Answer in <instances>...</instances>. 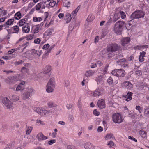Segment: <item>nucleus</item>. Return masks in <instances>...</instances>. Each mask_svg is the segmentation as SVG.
<instances>
[{"label": "nucleus", "mask_w": 149, "mask_h": 149, "mask_svg": "<svg viewBox=\"0 0 149 149\" xmlns=\"http://www.w3.org/2000/svg\"><path fill=\"white\" fill-rule=\"evenodd\" d=\"M145 15V12L142 10H136L131 15L130 18L132 20L129 21V24L130 25H132V23L133 22L134 19H139L144 17Z\"/></svg>", "instance_id": "1"}, {"label": "nucleus", "mask_w": 149, "mask_h": 149, "mask_svg": "<svg viewBox=\"0 0 149 149\" xmlns=\"http://www.w3.org/2000/svg\"><path fill=\"white\" fill-rule=\"evenodd\" d=\"M125 24L123 21H118L115 24L114 26V31L117 35H120Z\"/></svg>", "instance_id": "2"}, {"label": "nucleus", "mask_w": 149, "mask_h": 149, "mask_svg": "<svg viewBox=\"0 0 149 149\" xmlns=\"http://www.w3.org/2000/svg\"><path fill=\"white\" fill-rule=\"evenodd\" d=\"M120 48L118 45L116 43H112L107 47V53H113L117 51Z\"/></svg>", "instance_id": "3"}, {"label": "nucleus", "mask_w": 149, "mask_h": 149, "mask_svg": "<svg viewBox=\"0 0 149 149\" xmlns=\"http://www.w3.org/2000/svg\"><path fill=\"white\" fill-rule=\"evenodd\" d=\"M111 73L114 76L120 77H124L125 74V70L121 69L114 70L112 71Z\"/></svg>", "instance_id": "4"}, {"label": "nucleus", "mask_w": 149, "mask_h": 149, "mask_svg": "<svg viewBox=\"0 0 149 149\" xmlns=\"http://www.w3.org/2000/svg\"><path fill=\"white\" fill-rule=\"evenodd\" d=\"M112 119L113 122L116 123H120L123 121L121 115L118 113H115L113 115Z\"/></svg>", "instance_id": "5"}, {"label": "nucleus", "mask_w": 149, "mask_h": 149, "mask_svg": "<svg viewBox=\"0 0 149 149\" xmlns=\"http://www.w3.org/2000/svg\"><path fill=\"white\" fill-rule=\"evenodd\" d=\"M2 101L7 109L11 108L12 107V103L7 97H3L2 99Z\"/></svg>", "instance_id": "6"}, {"label": "nucleus", "mask_w": 149, "mask_h": 149, "mask_svg": "<svg viewBox=\"0 0 149 149\" xmlns=\"http://www.w3.org/2000/svg\"><path fill=\"white\" fill-rule=\"evenodd\" d=\"M103 89L98 88L92 93L93 96L94 97L99 96L102 94Z\"/></svg>", "instance_id": "7"}, {"label": "nucleus", "mask_w": 149, "mask_h": 149, "mask_svg": "<svg viewBox=\"0 0 149 149\" xmlns=\"http://www.w3.org/2000/svg\"><path fill=\"white\" fill-rule=\"evenodd\" d=\"M97 104L98 107L100 109H102L105 107L104 100L103 99L99 100Z\"/></svg>", "instance_id": "8"}, {"label": "nucleus", "mask_w": 149, "mask_h": 149, "mask_svg": "<svg viewBox=\"0 0 149 149\" xmlns=\"http://www.w3.org/2000/svg\"><path fill=\"white\" fill-rule=\"evenodd\" d=\"M36 137L37 138L39 141L45 140L48 138L47 137L44 136L42 133H38Z\"/></svg>", "instance_id": "9"}, {"label": "nucleus", "mask_w": 149, "mask_h": 149, "mask_svg": "<svg viewBox=\"0 0 149 149\" xmlns=\"http://www.w3.org/2000/svg\"><path fill=\"white\" fill-rule=\"evenodd\" d=\"M54 110L53 109H52L50 110H42V114L44 115H47L48 114H52L54 112Z\"/></svg>", "instance_id": "10"}, {"label": "nucleus", "mask_w": 149, "mask_h": 149, "mask_svg": "<svg viewBox=\"0 0 149 149\" xmlns=\"http://www.w3.org/2000/svg\"><path fill=\"white\" fill-rule=\"evenodd\" d=\"M130 40L129 37H125L123 38L121 40L122 44L123 46H124L125 45L128 44Z\"/></svg>", "instance_id": "11"}, {"label": "nucleus", "mask_w": 149, "mask_h": 149, "mask_svg": "<svg viewBox=\"0 0 149 149\" xmlns=\"http://www.w3.org/2000/svg\"><path fill=\"white\" fill-rule=\"evenodd\" d=\"M29 64H27L24 65V66L22 67L21 69V71L23 73H27L29 72V69L28 68V66Z\"/></svg>", "instance_id": "12"}, {"label": "nucleus", "mask_w": 149, "mask_h": 149, "mask_svg": "<svg viewBox=\"0 0 149 149\" xmlns=\"http://www.w3.org/2000/svg\"><path fill=\"white\" fill-rule=\"evenodd\" d=\"M96 81L98 84L102 85L104 83L102 77L101 76H99L97 77L96 79Z\"/></svg>", "instance_id": "13"}, {"label": "nucleus", "mask_w": 149, "mask_h": 149, "mask_svg": "<svg viewBox=\"0 0 149 149\" xmlns=\"http://www.w3.org/2000/svg\"><path fill=\"white\" fill-rule=\"evenodd\" d=\"M30 95L31 92L30 91H27L23 94L22 97L24 100H26L29 97Z\"/></svg>", "instance_id": "14"}, {"label": "nucleus", "mask_w": 149, "mask_h": 149, "mask_svg": "<svg viewBox=\"0 0 149 149\" xmlns=\"http://www.w3.org/2000/svg\"><path fill=\"white\" fill-rule=\"evenodd\" d=\"M22 31L25 33H28L30 30L29 26H28L27 23L25 24V25L22 28Z\"/></svg>", "instance_id": "15"}, {"label": "nucleus", "mask_w": 149, "mask_h": 149, "mask_svg": "<svg viewBox=\"0 0 149 149\" xmlns=\"http://www.w3.org/2000/svg\"><path fill=\"white\" fill-rule=\"evenodd\" d=\"M146 52L144 51H143L141 53H140V54L139 56V61L140 62H142L144 61V57L145 56Z\"/></svg>", "instance_id": "16"}, {"label": "nucleus", "mask_w": 149, "mask_h": 149, "mask_svg": "<svg viewBox=\"0 0 149 149\" xmlns=\"http://www.w3.org/2000/svg\"><path fill=\"white\" fill-rule=\"evenodd\" d=\"M46 91L48 93L52 92L54 90V88L55 86H51L48 84H47L46 86Z\"/></svg>", "instance_id": "17"}, {"label": "nucleus", "mask_w": 149, "mask_h": 149, "mask_svg": "<svg viewBox=\"0 0 149 149\" xmlns=\"http://www.w3.org/2000/svg\"><path fill=\"white\" fill-rule=\"evenodd\" d=\"M84 147L86 149H94V147L89 143H85Z\"/></svg>", "instance_id": "18"}, {"label": "nucleus", "mask_w": 149, "mask_h": 149, "mask_svg": "<svg viewBox=\"0 0 149 149\" xmlns=\"http://www.w3.org/2000/svg\"><path fill=\"white\" fill-rule=\"evenodd\" d=\"M65 18L66 20V23H69L72 19L71 14L69 13L67 14L65 16Z\"/></svg>", "instance_id": "19"}, {"label": "nucleus", "mask_w": 149, "mask_h": 149, "mask_svg": "<svg viewBox=\"0 0 149 149\" xmlns=\"http://www.w3.org/2000/svg\"><path fill=\"white\" fill-rule=\"evenodd\" d=\"M132 94L133 93L132 92H128L125 97V98H126L127 97V98L126 99V100L127 101L130 100L132 99Z\"/></svg>", "instance_id": "20"}, {"label": "nucleus", "mask_w": 149, "mask_h": 149, "mask_svg": "<svg viewBox=\"0 0 149 149\" xmlns=\"http://www.w3.org/2000/svg\"><path fill=\"white\" fill-rule=\"evenodd\" d=\"M51 69L52 68L49 65L47 66L45 68L44 71L43 73L44 74H47L51 71Z\"/></svg>", "instance_id": "21"}, {"label": "nucleus", "mask_w": 149, "mask_h": 149, "mask_svg": "<svg viewBox=\"0 0 149 149\" xmlns=\"http://www.w3.org/2000/svg\"><path fill=\"white\" fill-rule=\"evenodd\" d=\"M55 79L54 78H51L48 81L47 84L55 87Z\"/></svg>", "instance_id": "22"}, {"label": "nucleus", "mask_w": 149, "mask_h": 149, "mask_svg": "<svg viewBox=\"0 0 149 149\" xmlns=\"http://www.w3.org/2000/svg\"><path fill=\"white\" fill-rule=\"evenodd\" d=\"M120 14L119 13V12L118 13L116 12L114 15L113 21L115 22L119 19L120 17Z\"/></svg>", "instance_id": "23"}, {"label": "nucleus", "mask_w": 149, "mask_h": 149, "mask_svg": "<svg viewBox=\"0 0 149 149\" xmlns=\"http://www.w3.org/2000/svg\"><path fill=\"white\" fill-rule=\"evenodd\" d=\"M26 44H23L22 45H19V47L16 48V49L18 50H20L19 52H22L27 46V45H26L24 48H22V47L24 46Z\"/></svg>", "instance_id": "24"}, {"label": "nucleus", "mask_w": 149, "mask_h": 149, "mask_svg": "<svg viewBox=\"0 0 149 149\" xmlns=\"http://www.w3.org/2000/svg\"><path fill=\"white\" fill-rule=\"evenodd\" d=\"M139 134L142 138H146V132L142 130H141L139 131Z\"/></svg>", "instance_id": "25"}, {"label": "nucleus", "mask_w": 149, "mask_h": 149, "mask_svg": "<svg viewBox=\"0 0 149 149\" xmlns=\"http://www.w3.org/2000/svg\"><path fill=\"white\" fill-rule=\"evenodd\" d=\"M21 17V13L20 12H18L15 15L14 17L16 19L19 20L20 19Z\"/></svg>", "instance_id": "26"}, {"label": "nucleus", "mask_w": 149, "mask_h": 149, "mask_svg": "<svg viewBox=\"0 0 149 149\" xmlns=\"http://www.w3.org/2000/svg\"><path fill=\"white\" fill-rule=\"evenodd\" d=\"M31 55L37 56L38 57L39 56V54H38L39 51L36 50L35 49H33L31 50Z\"/></svg>", "instance_id": "27"}, {"label": "nucleus", "mask_w": 149, "mask_h": 149, "mask_svg": "<svg viewBox=\"0 0 149 149\" xmlns=\"http://www.w3.org/2000/svg\"><path fill=\"white\" fill-rule=\"evenodd\" d=\"M14 21L13 18L12 19H9L5 23V24L7 25H10L13 24Z\"/></svg>", "instance_id": "28"}, {"label": "nucleus", "mask_w": 149, "mask_h": 149, "mask_svg": "<svg viewBox=\"0 0 149 149\" xmlns=\"http://www.w3.org/2000/svg\"><path fill=\"white\" fill-rule=\"evenodd\" d=\"M94 73V72L92 71H87L85 74V76L87 77H89L93 75Z\"/></svg>", "instance_id": "29"}, {"label": "nucleus", "mask_w": 149, "mask_h": 149, "mask_svg": "<svg viewBox=\"0 0 149 149\" xmlns=\"http://www.w3.org/2000/svg\"><path fill=\"white\" fill-rule=\"evenodd\" d=\"M13 29L15 31L14 32H13V33H17L19 31V28L17 26H15L11 28V29Z\"/></svg>", "instance_id": "30"}, {"label": "nucleus", "mask_w": 149, "mask_h": 149, "mask_svg": "<svg viewBox=\"0 0 149 149\" xmlns=\"http://www.w3.org/2000/svg\"><path fill=\"white\" fill-rule=\"evenodd\" d=\"M43 3L41 2L38 3L36 6V10L38 11L40 10V8L41 7Z\"/></svg>", "instance_id": "31"}, {"label": "nucleus", "mask_w": 149, "mask_h": 149, "mask_svg": "<svg viewBox=\"0 0 149 149\" xmlns=\"http://www.w3.org/2000/svg\"><path fill=\"white\" fill-rule=\"evenodd\" d=\"M94 19V17L91 15H90L88 18H87L86 20L88 22H91Z\"/></svg>", "instance_id": "32"}, {"label": "nucleus", "mask_w": 149, "mask_h": 149, "mask_svg": "<svg viewBox=\"0 0 149 149\" xmlns=\"http://www.w3.org/2000/svg\"><path fill=\"white\" fill-rule=\"evenodd\" d=\"M25 23V20L24 19H23L19 20L18 22V24L19 26H22Z\"/></svg>", "instance_id": "33"}, {"label": "nucleus", "mask_w": 149, "mask_h": 149, "mask_svg": "<svg viewBox=\"0 0 149 149\" xmlns=\"http://www.w3.org/2000/svg\"><path fill=\"white\" fill-rule=\"evenodd\" d=\"M42 110H43V109H41L40 108H38L36 109L35 111L41 116H43Z\"/></svg>", "instance_id": "34"}, {"label": "nucleus", "mask_w": 149, "mask_h": 149, "mask_svg": "<svg viewBox=\"0 0 149 149\" xmlns=\"http://www.w3.org/2000/svg\"><path fill=\"white\" fill-rule=\"evenodd\" d=\"M80 5H79L77 8L75 9V10L73 11L72 13L73 14V16H74L75 15H74V14H75L80 9Z\"/></svg>", "instance_id": "35"}, {"label": "nucleus", "mask_w": 149, "mask_h": 149, "mask_svg": "<svg viewBox=\"0 0 149 149\" xmlns=\"http://www.w3.org/2000/svg\"><path fill=\"white\" fill-rule=\"evenodd\" d=\"M113 136V134L111 133L107 134L105 136V138L106 140L109 139L111 138Z\"/></svg>", "instance_id": "36"}, {"label": "nucleus", "mask_w": 149, "mask_h": 149, "mask_svg": "<svg viewBox=\"0 0 149 149\" xmlns=\"http://www.w3.org/2000/svg\"><path fill=\"white\" fill-rule=\"evenodd\" d=\"M119 13L120 14V16H121V18L123 19L125 18L126 17V15L123 12L120 11L119 12Z\"/></svg>", "instance_id": "37"}, {"label": "nucleus", "mask_w": 149, "mask_h": 149, "mask_svg": "<svg viewBox=\"0 0 149 149\" xmlns=\"http://www.w3.org/2000/svg\"><path fill=\"white\" fill-rule=\"evenodd\" d=\"M64 86L66 87L70 85V82L69 80H65L64 83Z\"/></svg>", "instance_id": "38"}, {"label": "nucleus", "mask_w": 149, "mask_h": 149, "mask_svg": "<svg viewBox=\"0 0 149 149\" xmlns=\"http://www.w3.org/2000/svg\"><path fill=\"white\" fill-rule=\"evenodd\" d=\"M32 129V127H28L26 131V134H29L31 132Z\"/></svg>", "instance_id": "39"}, {"label": "nucleus", "mask_w": 149, "mask_h": 149, "mask_svg": "<svg viewBox=\"0 0 149 149\" xmlns=\"http://www.w3.org/2000/svg\"><path fill=\"white\" fill-rule=\"evenodd\" d=\"M107 82L109 84H112L113 82V80L111 77H109L108 79Z\"/></svg>", "instance_id": "40"}, {"label": "nucleus", "mask_w": 149, "mask_h": 149, "mask_svg": "<svg viewBox=\"0 0 149 149\" xmlns=\"http://www.w3.org/2000/svg\"><path fill=\"white\" fill-rule=\"evenodd\" d=\"M42 18L41 17L37 18L36 17H34L33 18V21L35 22L37 21H40L42 20Z\"/></svg>", "instance_id": "41"}, {"label": "nucleus", "mask_w": 149, "mask_h": 149, "mask_svg": "<svg viewBox=\"0 0 149 149\" xmlns=\"http://www.w3.org/2000/svg\"><path fill=\"white\" fill-rule=\"evenodd\" d=\"M24 62V61L22 60L19 61H16L14 63V64L15 65H17L19 64L23 63Z\"/></svg>", "instance_id": "42"}, {"label": "nucleus", "mask_w": 149, "mask_h": 149, "mask_svg": "<svg viewBox=\"0 0 149 149\" xmlns=\"http://www.w3.org/2000/svg\"><path fill=\"white\" fill-rule=\"evenodd\" d=\"M47 105L49 108H52L54 107L53 102H50L47 103Z\"/></svg>", "instance_id": "43"}, {"label": "nucleus", "mask_w": 149, "mask_h": 149, "mask_svg": "<svg viewBox=\"0 0 149 149\" xmlns=\"http://www.w3.org/2000/svg\"><path fill=\"white\" fill-rule=\"evenodd\" d=\"M24 87H22L21 85L19 84L16 88V91H19L20 90H23L24 89Z\"/></svg>", "instance_id": "44"}, {"label": "nucleus", "mask_w": 149, "mask_h": 149, "mask_svg": "<svg viewBox=\"0 0 149 149\" xmlns=\"http://www.w3.org/2000/svg\"><path fill=\"white\" fill-rule=\"evenodd\" d=\"M123 85L125 86H130L132 85L130 82L129 81H125L123 83Z\"/></svg>", "instance_id": "45"}, {"label": "nucleus", "mask_w": 149, "mask_h": 149, "mask_svg": "<svg viewBox=\"0 0 149 149\" xmlns=\"http://www.w3.org/2000/svg\"><path fill=\"white\" fill-rule=\"evenodd\" d=\"M93 113L95 116H98L100 114V112L96 109L94 110Z\"/></svg>", "instance_id": "46"}, {"label": "nucleus", "mask_w": 149, "mask_h": 149, "mask_svg": "<svg viewBox=\"0 0 149 149\" xmlns=\"http://www.w3.org/2000/svg\"><path fill=\"white\" fill-rule=\"evenodd\" d=\"M56 4V2L53 1L51 0L50 2L49 5L52 7H54Z\"/></svg>", "instance_id": "47"}, {"label": "nucleus", "mask_w": 149, "mask_h": 149, "mask_svg": "<svg viewBox=\"0 0 149 149\" xmlns=\"http://www.w3.org/2000/svg\"><path fill=\"white\" fill-rule=\"evenodd\" d=\"M54 45H53V46H52L48 50L46 51L45 55L47 54L48 53H49L50 52L51 50L54 48Z\"/></svg>", "instance_id": "48"}, {"label": "nucleus", "mask_w": 149, "mask_h": 149, "mask_svg": "<svg viewBox=\"0 0 149 149\" xmlns=\"http://www.w3.org/2000/svg\"><path fill=\"white\" fill-rule=\"evenodd\" d=\"M49 47V45L48 44H45L43 47V49L46 50Z\"/></svg>", "instance_id": "49"}, {"label": "nucleus", "mask_w": 149, "mask_h": 149, "mask_svg": "<svg viewBox=\"0 0 149 149\" xmlns=\"http://www.w3.org/2000/svg\"><path fill=\"white\" fill-rule=\"evenodd\" d=\"M40 41L41 40L39 38H38L34 40V42L36 44H39L40 43Z\"/></svg>", "instance_id": "50"}, {"label": "nucleus", "mask_w": 149, "mask_h": 149, "mask_svg": "<svg viewBox=\"0 0 149 149\" xmlns=\"http://www.w3.org/2000/svg\"><path fill=\"white\" fill-rule=\"evenodd\" d=\"M126 61L125 59H122L119 60L118 61V62H120V63H121V64H123L124 63H125L126 62Z\"/></svg>", "instance_id": "51"}, {"label": "nucleus", "mask_w": 149, "mask_h": 149, "mask_svg": "<svg viewBox=\"0 0 149 149\" xmlns=\"http://www.w3.org/2000/svg\"><path fill=\"white\" fill-rule=\"evenodd\" d=\"M13 99L14 101H17L19 100V97L18 96H16L15 95H13L12 96Z\"/></svg>", "instance_id": "52"}, {"label": "nucleus", "mask_w": 149, "mask_h": 149, "mask_svg": "<svg viewBox=\"0 0 149 149\" xmlns=\"http://www.w3.org/2000/svg\"><path fill=\"white\" fill-rule=\"evenodd\" d=\"M108 53V54H107V57L108 58H110L114 56L113 54L112 53L110 52Z\"/></svg>", "instance_id": "53"}, {"label": "nucleus", "mask_w": 149, "mask_h": 149, "mask_svg": "<svg viewBox=\"0 0 149 149\" xmlns=\"http://www.w3.org/2000/svg\"><path fill=\"white\" fill-rule=\"evenodd\" d=\"M73 105V104H67L66 105V107L68 109H70L72 107Z\"/></svg>", "instance_id": "54"}, {"label": "nucleus", "mask_w": 149, "mask_h": 149, "mask_svg": "<svg viewBox=\"0 0 149 149\" xmlns=\"http://www.w3.org/2000/svg\"><path fill=\"white\" fill-rule=\"evenodd\" d=\"M56 142V140L55 139L51 140L48 142V144L49 145H51L52 144L55 143Z\"/></svg>", "instance_id": "55"}, {"label": "nucleus", "mask_w": 149, "mask_h": 149, "mask_svg": "<svg viewBox=\"0 0 149 149\" xmlns=\"http://www.w3.org/2000/svg\"><path fill=\"white\" fill-rule=\"evenodd\" d=\"M136 108L137 110H138L140 113L141 112V111H142L143 109L142 107H141L139 106H136Z\"/></svg>", "instance_id": "56"}, {"label": "nucleus", "mask_w": 149, "mask_h": 149, "mask_svg": "<svg viewBox=\"0 0 149 149\" xmlns=\"http://www.w3.org/2000/svg\"><path fill=\"white\" fill-rule=\"evenodd\" d=\"M33 34H30L27 37V39L29 40H31L32 39L33 37Z\"/></svg>", "instance_id": "57"}, {"label": "nucleus", "mask_w": 149, "mask_h": 149, "mask_svg": "<svg viewBox=\"0 0 149 149\" xmlns=\"http://www.w3.org/2000/svg\"><path fill=\"white\" fill-rule=\"evenodd\" d=\"M108 66L107 65H106L105 66L104 68V69L102 71H103V72H104V74L106 73L107 72V70Z\"/></svg>", "instance_id": "58"}, {"label": "nucleus", "mask_w": 149, "mask_h": 149, "mask_svg": "<svg viewBox=\"0 0 149 149\" xmlns=\"http://www.w3.org/2000/svg\"><path fill=\"white\" fill-rule=\"evenodd\" d=\"M128 139H131L132 140L134 141L135 142H137V139L133 137L132 136H128Z\"/></svg>", "instance_id": "59"}, {"label": "nucleus", "mask_w": 149, "mask_h": 149, "mask_svg": "<svg viewBox=\"0 0 149 149\" xmlns=\"http://www.w3.org/2000/svg\"><path fill=\"white\" fill-rule=\"evenodd\" d=\"M18 50L16 49V48L15 49H12L11 50H9L8 52V54H10L12 53H13L15 50L16 51V50Z\"/></svg>", "instance_id": "60"}, {"label": "nucleus", "mask_w": 149, "mask_h": 149, "mask_svg": "<svg viewBox=\"0 0 149 149\" xmlns=\"http://www.w3.org/2000/svg\"><path fill=\"white\" fill-rule=\"evenodd\" d=\"M7 10H3L1 11V13H3V15H5L7 14Z\"/></svg>", "instance_id": "61"}, {"label": "nucleus", "mask_w": 149, "mask_h": 149, "mask_svg": "<svg viewBox=\"0 0 149 149\" xmlns=\"http://www.w3.org/2000/svg\"><path fill=\"white\" fill-rule=\"evenodd\" d=\"M114 144L113 142L111 141H110L107 144L110 147H112L114 145Z\"/></svg>", "instance_id": "62"}, {"label": "nucleus", "mask_w": 149, "mask_h": 149, "mask_svg": "<svg viewBox=\"0 0 149 149\" xmlns=\"http://www.w3.org/2000/svg\"><path fill=\"white\" fill-rule=\"evenodd\" d=\"M15 145V142L14 141L12 142L11 143H10L9 144V146H10L11 148H12L13 147H14Z\"/></svg>", "instance_id": "63"}, {"label": "nucleus", "mask_w": 149, "mask_h": 149, "mask_svg": "<svg viewBox=\"0 0 149 149\" xmlns=\"http://www.w3.org/2000/svg\"><path fill=\"white\" fill-rule=\"evenodd\" d=\"M103 128L101 126H99L97 128V131L98 132H101L103 130Z\"/></svg>", "instance_id": "64"}]
</instances>
